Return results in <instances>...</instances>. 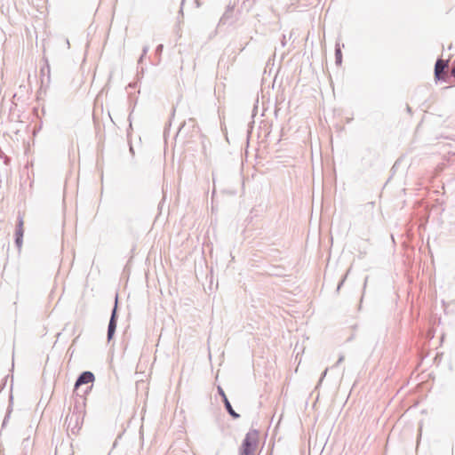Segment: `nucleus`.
I'll use <instances>...</instances> for the list:
<instances>
[{
	"instance_id": "nucleus-14",
	"label": "nucleus",
	"mask_w": 455,
	"mask_h": 455,
	"mask_svg": "<svg viewBox=\"0 0 455 455\" xmlns=\"http://www.w3.org/2000/svg\"><path fill=\"white\" fill-rule=\"evenodd\" d=\"M347 274H346V275L343 276V278L339 281V284H338V286H337V291H339V289H340V288H341V286L343 285V283H344V282H345V280H346V278H347Z\"/></svg>"
},
{
	"instance_id": "nucleus-21",
	"label": "nucleus",
	"mask_w": 455,
	"mask_h": 455,
	"mask_svg": "<svg viewBox=\"0 0 455 455\" xmlns=\"http://www.w3.org/2000/svg\"><path fill=\"white\" fill-rule=\"evenodd\" d=\"M396 164H397V161H396V162H395V164L393 165V168H392V169L395 168Z\"/></svg>"
},
{
	"instance_id": "nucleus-20",
	"label": "nucleus",
	"mask_w": 455,
	"mask_h": 455,
	"mask_svg": "<svg viewBox=\"0 0 455 455\" xmlns=\"http://www.w3.org/2000/svg\"><path fill=\"white\" fill-rule=\"evenodd\" d=\"M406 110H407V112H408V113H411V107H410V106H408V105H407V107H406Z\"/></svg>"
},
{
	"instance_id": "nucleus-7",
	"label": "nucleus",
	"mask_w": 455,
	"mask_h": 455,
	"mask_svg": "<svg viewBox=\"0 0 455 455\" xmlns=\"http://www.w3.org/2000/svg\"><path fill=\"white\" fill-rule=\"evenodd\" d=\"M23 219L19 216L14 239V243L19 249L21 247L23 243Z\"/></svg>"
},
{
	"instance_id": "nucleus-3",
	"label": "nucleus",
	"mask_w": 455,
	"mask_h": 455,
	"mask_svg": "<svg viewBox=\"0 0 455 455\" xmlns=\"http://www.w3.org/2000/svg\"><path fill=\"white\" fill-rule=\"evenodd\" d=\"M117 320H118V294H116L115 304L111 310L110 319H109L108 325V331H107L108 342H110L115 336V333L116 331Z\"/></svg>"
},
{
	"instance_id": "nucleus-9",
	"label": "nucleus",
	"mask_w": 455,
	"mask_h": 455,
	"mask_svg": "<svg viewBox=\"0 0 455 455\" xmlns=\"http://www.w3.org/2000/svg\"><path fill=\"white\" fill-rule=\"evenodd\" d=\"M41 82L42 84H49L50 83V65L48 60H45V64L41 68Z\"/></svg>"
},
{
	"instance_id": "nucleus-22",
	"label": "nucleus",
	"mask_w": 455,
	"mask_h": 455,
	"mask_svg": "<svg viewBox=\"0 0 455 455\" xmlns=\"http://www.w3.org/2000/svg\"><path fill=\"white\" fill-rule=\"evenodd\" d=\"M367 280H368V277H365L364 286L366 285Z\"/></svg>"
},
{
	"instance_id": "nucleus-6",
	"label": "nucleus",
	"mask_w": 455,
	"mask_h": 455,
	"mask_svg": "<svg viewBox=\"0 0 455 455\" xmlns=\"http://www.w3.org/2000/svg\"><path fill=\"white\" fill-rule=\"evenodd\" d=\"M218 394L221 396V399H222V402L224 403V407L226 409V411H228V413L234 419H237L240 418V414L237 413L232 407L229 400L228 399L223 388L219 386L218 387Z\"/></svg>"
},
{
	"instance_id": "nucleus-5",
	"label": "nucleus",
	"mask_w": 455,
	"mask_h": 455,
	"mask_svg": "<svg viewBox=\"0 0 455 455\" xmlns=\"http://www.w3.org/2000/svg\"><path fill=\"white\" fill-rule=\"evenodd\" d=\"M448 65H449V60H443V59L441 58H438L437 60L435 61V68H434V76H435V80L436 82H448L450 76L449 75L445 72V69L448 68Z\"/></svg>"
},
{
	"instance_id": "nucleus-4",
	"label": "nucleus",
	"mask_w": 455,
	"mask_h": 455,
	"mask_svg": "<svg viewBox=\"0 0 455 455\" xmlns=\"http://www.w3.org/2000/svg\"><path fill=\"white\" fill-rule=\"evenodd\" d=\"M95 379V376L92 371H84L82 373H80L75 382V391H78L79 387L83 385L86 384H92ZM92 388V385L90 387H87L86 390L84 392L83 395H80V399H84V395L88 394V392Z\"/></svg>"
},
{
	"instance_id": "nucleus-15",
	"label": "nucleus",
	"mask_w": 455,
	"mask_h": 455,
	"mask_svg": "<svg viewBox=\"0 0 455 455\" xmlns=\"http://www.w3.org/2000/svg\"><path fill=\"white\" fill-rule=\"evenodd\" d=\"M344 359H345V356L343 355H340L334 366H338L340 363H342L344 361Z\"/></svg>"
},
{
	"instance_id": "nucleus-10",
	"label": "nucleus",
	"mask_w": 455,
	"mask_h": 455,
	"mask_svg": "<svg viewBox=\"0 0 455 455\" xmlns=\"http://www.w3.org/2000/svg\"><path fill=\"white\" fill-rule=\"evenodd\" d=\"M335 63L337 66H340L342 64V52L339 43H336L335 44Z\"/></svg>"
},
{
	"instance_id": "nucleus-19",
	"label": "nucleus",
	"mask_w": 455,
	"mask_h": 455,
	"mask_svg": "<svg viewBox=\"0 0 455 455\" xmlns=\"http://www.w3.org/2000/svg\"><path fill=\"white\" fill-rule=\"evenodd\" d=\"M128 120L130 122V127H132V113L129 115Z\"/></svg>"
},
{
	"instance_id": "nucleus-12",
	"label": "nucleus",
	"mask_w": 455,
	"mask_h": 455,
	"mask_svg": "<svg viewBox=\"0 0 455 455\" xmlns=\"http://www.w3.org/2000/svg\"><path fill=\"white\" fill-rule=\"evenodd\" d=\"M11 411H12V409H11V406H9V407H8V411H7V412H6V415H5V417H4V421H3V427H4V426H5V424H6L7 420L9 419V418H10V414H11Z\"/></svg>"
},
{
	"instance_id": "nucleus-2",
	"label": "nucleus",
	"mask_w": 455,
	"mask_h": 455,
	"mask_svg": "<svg viewBox=\"0 0 455 455\" xmlns=\"http://www.w3.org/2000/svg\"><path fill=\"white\" fill-rule=\"evenodd\" d=\"M259 442V431L251 429L242 442L239 455H254Z\"/></svg>"
},
{
	"instance_id": "nucleus-1",
	"label": "nucleus",
	"mask_w": 455,
	"mask_h": 455,
	"mask_svg": "<svg viewBox=\"0 0 455 455\" xmlns=\"http://www.w3.org/2000/svg\"><path fill=\"white\" fill-rule=\"evenodd\" d=\"M85 405L84 399L81 403L76 402L73 411L68 414L65 419L68 431H70L72 435H76L83 424L84 411V406Z\"/></svg>"
},
{
	"instance_id": "nucleus-13",
	"label": "nucleus",
	"mask_w": 455,
	"mask_h": 455,
	"mask_svg": "<svg viewBox=\"0 0 455 455\" xmlns=\"http://www.w3.org/2000/svg\"><path fill=\"white\" fill-rule=\"evenodd\" d=\"M163 50H164V45L163 44H158L156 46V51H155L156 54L160 56L162 54V52H163Z\"/></svg>"
},
{
	"instance_id": "nucleus-8",
	"label": "nucleus",
	"mask_w": 455,
	"mask_h": 455,
	"mask_svg": "<svg viewBox=\"0 0 455 455\" xmlns=\"http://www.w3.org/2000/svg\"><path fill=\"white\" fill-rule=\"evenodd\" d=\"M234 7H235L234 5H230V4L227 7V10L225 11V12L223 13V15L221 16V18L220 20V24L232 25L235 23V19L233 17Z\"/></svg>"
},
{
	"instance_id": "nucleus-18",
	"label": "nucleus",
	"mask_w": 455,
	"mask_h": 455,
	"mask_svg": "<svg viewBox=\"0 0 455 455\" xmlns=\"http://www.w3.org/2000/svg\"><path fill=\"white\" fill-rule=\"evenodd\" d=\"M451 75L455 78V66L452 68Z\"/></svg>"
},
{
	"instance_id": "nucleus-11",
	"label": "nucleus",
	"mask_w": 455,
	"mask_h": 455,
	"mask_svg": "<svg viewBox=\"0 0 455 455\" xmlns=\"http://www.w3.org/2000/svg\"><path fill=\"white\" fill-rule=\"evenodd\" d=\"M148 50H149V46L148 45H145L143 48H142V53L138 60V64H140L144 59V57L147 55V53L148 52Z\"/></svg>"
},
{
	"instance_id": "nucleus-16",
	"label": "nucleus",
	"mask_w": 455,
	"mask_h": 455,
	"mask_svg": "<svg viewBox=\"0 0 455 455\" xmlns=\"http://www.w3.org/2000/svg\"><path fill=\"white\" fill-rule=\"evenodd\" d=\"M327 371H328V369H325V370L323 371V373H322V375H321V378H320V380H319V384H321V382L323 381V378L326 376Z\"/></svg>"
},
{
	"instance_id": "nucleus-17",
	"label": "nucleus",
	"mask_w": 455,
	"mask_h": 455,
	"mask_svg": "<svg viewBox=\"0 0 455 455\" xmlns=\"http://www.w3.org/2000/svg\"><path fill=\"white\" fill-rule=\"evenodd\" d=\"M281 44H282L283 47H284L286 45V36H285V35H283V36H282Z\"/></svg>"
}]
</instances>
